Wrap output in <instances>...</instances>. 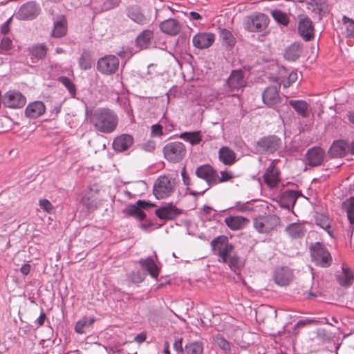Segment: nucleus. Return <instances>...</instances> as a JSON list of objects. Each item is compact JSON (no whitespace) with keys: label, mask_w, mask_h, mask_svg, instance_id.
I'll list each match as a JSON object with an SVG mask.
<instances>
[{"label":"nucleus","mask_w":354,"mask_h":354,"mask_svg":"<svg viewBox=\"0 0 354 354\" xmlns=\"http://www.w3.org/2000/svg\"><path fill=\"white\" fill-rule=\"evenodd\" d=\"M26 97L19 92L9 91L6 92L3 97V104L11 109H19L26 104Z\"/></svg>","instance_id":"11"},{"label":"nucleus","mask_w":354,"mask_h":354,"mask_svg":"<svg viewBox=\"0 0 354 354\" xmlns=\"http://www.w3.org/2000/svg\"><path fill=\"white\" fill-rule=\"evenodd\" d=\"M153 37V31L145 30L140 32L136 39V46L140 49H146L151 44V39Z\"/></svg>","instance_id":"27"},{"label":"nucleus","mask_w":354,"mask_h":354,"mask_svg":"<svg viewBox=\"0 0 354 354\" xmlns=\"http://www.w3.org/2000/svg\"><path fill=\"white\" fill-rule=\"evenodd\" d=\"M66 19L64 16L62 15L54 22V27L51 35L54 37H62L66 35Z\"/></svg>","instance_id":"33"},{"label":"nucleus","mask_w":354,"mask_h":354,"mask_svg":"<svg viewBox=\"0 0 354 354\" xmlns=\"http://www.w3.org/2000/svg\"><path fill=\"white\" fill-rule=\"evenodd\" d=\"M227 242L228 238L226 236H218L212 241L211 245L212 249L217 250L218 253L221 248H223Z\"/></svg>","instance_id":"46"},{"label":"nucleus","mask_w":354,"mask_h":354,"mask_svg":"<svg viewBox=\"0 0 354 354\" xmlns=\"http://www.w3.org/2000/svg\"><path fill=\"white\" fill-rule=\"evenodd\" d=\"M233 249V245L229 243L228 242L225 245L223 248H221V250L219 251L218 254L222 258L223 262H227V257L232 252Z\"/></svg>","instance_id":"50"},{"label":"nucleus","mask_w":354,"mask_h":354,"mask_svg":"<svg viewBox=\"0 0 354 354\" xmlns=\"http://www.w3.org/2000/svg\"><path fill=\"white\" fill-rule=\"evenodd\" d=\"M84 207L90 211H93L97 207V193L93 189L86 191L81 200Z\"/></svg>","instance_id":"22"},{"label":"nucleus","mask_w":354,"mask_h":354,"mask_svg":"<svg viewBox=\"0 0 354 354\" xmlns=\"http://www.w3.org/2000/svg\"><path fill=\"white\" fill-rule=\"evenodd\" d=\"M288 104L294 109L298 115L304 118L309 116V104L304 100H290Z\"/></svg>","instance_id":"28"},{"label":"nucleus","mask_w":354,"mask_h":354,"mask_svg":"<svg viewBox=\"0 0 354 354\" xmlns=\"http://www.w3.org/2000/svg\"><path fill=\"white\" fill-rule=\"evenodd\" d=\"M119 66V59L115 55H106L97 61V70L105 75L115 73Z\"/></svg>","instance_id":"10"},{"label":"nucleus","mask_w":354,"mask_h":354,"mask_svg":"<svg viewBox=\"0 0 354 354\" xmlns=\"http://www.w3.org/2000/svg\"><path fill=\"white\" fill-rule=\"evenodd\" d=\"M180 137L185 141L189 142L192 145H197L201 141V136L198 131L184 132L180 134Z\"/></svg>","instance_id":"41"},{"label":"nucleus","mask_w":354,"mask_h":354,"mask_svg":"<svg viewBox=\"0 0 354 354\" xmlns=\"http://www.w3.org/2000/svg\"><path fill=\"white\" fill-rule=\"evenodd\" d=\"M181 176L183 180V183L187 186H190L192 182H191V180L188 175L187 174L185 168L184 167L181 171Z\"/></svg>","instance_id":"56"},{"label":"nucleus","mask_w":354,"mask_h":354,"mask_svg":"<svg viewBox=\"0 0 354 354\" xmlns=\"http://www.w3.org/2000/svg\"><path fill=\"white\" fill-rule=\"evenodd\" d=\"M280 139L277 136H266L261 138L256 142L255 149L259 153H263L266 152L273 153L278 149Z\"/></svg>","instance_id":"8"},{"label":"nucleus","mask_w":354,"mask_h":354,"mask_svg":"<svg viewBox=\"0 0 354 354\" xmlns=\"http://www.w3.org/2000/svg\"><path fill=\"white\" fill-rule=\"evenodd\" d=\"M233 178V174L230 171H223L221 172V177L217 174L216 184L230 180Z\"/></svg>","instance_id":"53"},{"label":"nucleus","mask_w":354,"mask_h":354,"mask_svg":"<svg viewBox=\"0 0 354 354\" xmlns=\"http://www.w3.org/2000/svg\"><path fill=\"white\" fill-rule=\"evenodd\" d=\"M181 214V210L173 205H167L156 210V215L160 219L172 220Z\"/></svg>","instance_id":"16"},{"label":"nucleus","mask_w":354,"mask_h":354,"mask_svg":"<svg viewBox=\"0 0 354 354\" xmlns=\"http://www.w3.org/2000/svg\"><path fill=\"white\" fill-rule=\"evenodd\" d=\"M306 158L311 167L320 165L324 158V151L319 147H313L308 150Z\"/></svg>","instance_id":"20"},{"label":"nucleus","mask_w":354,"mask_h":354,"mask_svg":"<svg viewBox=\"0 0 354 354\" xmlns=\"http://www.w3.org/2000/svg\"><path fill=\"white\" fill-rule=\"evenodd\" d=\"M196 176L204 180L203 187L197 190H190L189 194L196 196L203 195L211 186L216 185L217 171L209 165H203L196 169Z\"/></svg>","instance_id":"2"},{"label":"nucleus","mask_w":354,"mask_h":354,"mask_svg":"<svg viewBox=\"0 0 354 354\" xmlns=\"http://www.w3.org/2000/svg\"><path fill=\"white\" fill-rule=\"evenodd\" d=\"M118 0H111L110 2H106L104 4L103 9L109 10L115 7L118 4Z\"/></svg>","instance_id":"59"},{"label":"nucleus","mask_w":354,"mask_h":354,"mask_svg":"<svg viewBox=\"0 0 354 354\" xmlns=\"http://www.w3.org/2000/svg\"><path fill=\"white\" fill-rule=\"evenodd\" d=\"M298 197V193L294 190H287L284 192L282 195V200L286 202V205H294L297 198Z\"/></svg>","instance_id":"47"},{"label":"nucleus","mask_w":354,"mask_h":354,"mask_svg":"<svg viewBox=\"0 0 354 354\" xmlns=\"http://www.w3.org/2000/svg\"><path fill=\"white\" fill-rule=\"evenodd\" d=\"M151 206L150 203L139 200L136 204L129 205L127 208V212L129 215L135 216L140 209H147Z\"/></svg>","instance_id":"39"},{"label":"nucleus","mask_w":354,"mask_h":354,"mask_svg":"<svg viewBox=\"0 0 354 354\" xmlns=\"http://www.w3.org/2000/svg\"><path fill=\"white\" fill-rule=\"evenodd\" d=\"M142 280H143V278L142 277V276L140 274L139 272H137L136 274H135V273L133 274V277H132L133 282L140 283V282L142 281Z\"/></svg>","instance_id":"64"},{"label":"nucleus","mask_w":354,"mask_h":354,"mask_svg":"<svg viewBox=\"0 0 354 354\" xmlns=\"http://www.w3.org/2000/svg\"><path fill=\"white\" fill-rule=\"evenodd\" d=\"M235 207L236 208V210L241 212H245L248 209L247 205L244 203H241L240 202H238L236 203Z\"/></svg>","instance_id":"61"},{"label":"nucleus","mask_w":354,"mask_h":354,"mask_svg":"<svg viewBox=\"0 0 354 354\" xmlns=\"http://www.w3.org/2000/svg\"><path fill=\"white\" fill-rule=\"evenodd\" d=\"M246 81L245 80V73L242 70H234L227 80L225 88L229 92L238 91L239 89L245 87Z\"/></svg>","instance_id":"9"},{"label":"nucleus","mask_w":354,"mask_h":354,"mask_svg":"<svg viewBox=\"0 0 354 354\" xmlns=\"http://www.w3.org/2000/svg\"><path fill=\"white\" fill-rule=\"evenodd\" d=\"M270 23L269 17L264 13L254 12L243 19V26L250 32L264 31Z\"/></svg>","instance_id":"3"},{"label":"nucleus","mask_w":354,"mask_h":354,"mask_svg":"<svg viewBox=\"0 0 354 354\" xmlns=\"http://www.w3.org/2000/svg\"><path fill=\"white\" fill-rule=\"evenodd\" d=\"M316 223L323 229L327 230L328 233L330 234V232L328 230L330 228V224L328 218L323 214H319L316 217Z\"/></svg>","instance_id":"51"},{"label":"nucleus","mask_w":354,"mask_h":354,"mask_svg":"<svg viewBox=\"0 0 354 354\" xmlns=\"http://www.w3.org/2000/svg\"><path fill=\"white\" fill-rule=\"evenodd\" d=\"M277 161L272 160L263 174L264 182L270 188L277 187L279 180V171L275 165Z\"/></svg>","instance_id":"15"},{"label":"nucleus","mask_w":354,"mask_h":354,"mask_svg":"<svg viewBox=\"0 0 354 354\" xmlns=\"http://www.w3.org/2000/svg\"><path fill=\"white\" fill-rule=\"evenodd\" d=\"M313 259L322 267L330 265L332 258L328 251L320 243H316L310 248Z\"/></svg>","instance_id":"7"},{"label":"nucleus","mask_w":354,"mask_h":354,"mask_svg":"<svg viewBox=\"0 0 354 354\" xmlns=\"http://www.w3.org/2000/svg\"><path fill=\"white\" fill-rule=\"evenodd\" d=\"M342 208L347 214L348 219L350 222L351 231H353L354 227V196L347 198L342 203Z\"/></svg>","instance_id":"35"},{"label":"nucleus","mask_w":354,"mask_h":354,"mask_svg":"<svg viewBox=\"0 0 354 354\" xmlns=\"http://www.w3.org/2000/svg\"><path fill=\"white\" fill-rule=\"evenodd\" d=\"M348 145L343 140L335 141L330 147L328 153L333 158H341L348 151Z\"/></svg>","instance_id":"24"},{"label":"nucleus","mask_w":354,"mask_h":354,"mask_svg":"<svg viewBox=\"0 0 354 354\" xmlns=\"http://www.w3.org/2000/svg\"><path fill=\"white\" fill-rule=\"evenodd\" d=\"M160 28L164 33L175 36L180 32L181 25L178 20L170 18L162 21L160 24Z\"/></svg>","instance_id":"17"},{"label":"nucleus","mask_w":354,"mask_h":354,"mask_svg":"<svg viewBox=\"0 0 354 354\" xmlns=\"http://www.w3.org/2000/svg\"><path fill=\"white\" fill-rule=\"evenodd\" d=\"M95 321L93 317L89 319L86 317H82L75 324V330L80 334L84 333V328L90 326Z\"/></svg>","instance_id":"43"},{"label":"nucleus","mask_w":354,"mask_h":354,"mask_svg":"<svg viewBox=\"0 0 354 354\" xmlns=\"http://www.w3.org/2000/svg\"><path fill=\"white\" fill-rule=\"evenodd\" d=\"M218 158L225 165H232L236 160L235 152L228 147H223L218 151Z\"/></svg>","instance_id":"26"},{"label":"nucleus","mask_w":354,"mask_h":354,"mask_svg":"<svg viewBox=\"0 0 354 354\" xmlns=\"http://www.w3.org/2000/svg\"><path fill=\"white\" fill-rule=\"evenodd\" d=\"M182 339L180 338V339H176L174 342V348L176 351H180V352H183V345H182Z\"/></svg>","instance_id":"60"},{"label":"nucleus","mask_w":354,"mask_h":354,"mask_svg":"<svg viewBox=\"0 0 354 354\" xmlns=\"http://www.w3.org/2000/svg\"><path fill=\"white\" fill-rule=\"evenodd\" d=\"M301 52L302 47L301 44L294 43L286 49L284 57L289 61H295L299 58Z\"/></svg>","instance_id":"34"},{"label":"nucleus","mask_w":354,"mask_h":354,"mask_svg":"<svg viewBox=\"0 0 354 354\" xmlns=\"http://www.w3.org/2000/svg\"><path fill=\"white\" fill-rule=\"evenodd\" d=\"M46 110L44 104L40 101H36L28 105L25 110L26 116L31 118H37L41 115Z\"/></svg>","instance_id":"25"},{"label":"nucleus","mask_w":354,"mask_h":354,"mask_svg":"<svg viewBox=\"0 0 354 354\" xmlns=\"http://www.w3.org/2000/svg\"><path fill=\"white\" fill-rule=\"evenodd\" d=\"M164 156L169 162L176 163L181 161L186 156L187 149L181 142L167 143L162 149Z\"/></svg>","instance_id":"5"},{"label":"nucleus","mask_w":354,"mask_h":354,"mask_svg":"<svg viewBox=\"0 0 354 354\" xmlns=\"http://www.w3.org/2000/svg\"><path fill=\"white\" fill-rule=\"evenodd\" d=\"M58 81L61 82L68 89V92L73 97L75 96V86L68 77L61 76L58 78Z\"/></svg>","instance_id":"48"},{"label":"nucleus","mask_w":354,"mask_h":354,"mask_svg":"<svg viewBox=\"0 0 354 354\" xmlns=\"http://www.w3.org/2000/svg\"><path fill=\"white\" fill-rule=\"evenodd\" d=\"M93 63L91 53L88 51H84L79 59L80 67L83 70H88L92 67Z\"/></svg>","instance_id":"40"},{"label":"nucleus","mask_w":354,"mask_h":354,"mask_svg":"<svg viewBox=\"0 0 354 354\" xmlns=\"http://www.w3.org/2000/svg\"><path fill=\"white\" fill-rule=\"evenodd\" d=\"M175 180L167 176L159 177L153 185V192L158 199L169 196L175 189Z\"/></svg>","instance_id":"4"},{"label":"nucleus","mask_w":354,"mask_h":354,"mask_svg":"<svg viewBox=\"0 0 354 354\" xmlns=\"http://www.w3.org/2000/svg\"><path fill=\"white\" fill-rule=\"evenodd\" d=\"M151 134L154 136H160L162 134V127L159 124H153L151 127Z\"/></svg>","instance_id":"55"},{"label":"nucleus","mask_w":354,"mask_h":354,"mask_svg":"<svg viewBox=\"0 0 354 354\" xmlns=\"http://www.w3.org/2000/svg\"><path fill=\"white\" fill-rule=\"evenodd\" d=\"M12 48V40L7 37H3L1 41V43H0L1 53H2L3 51L9 50Z\"/></svg>","instance_id":"52"},{"label":"nucleus","mask_w":354,"mask_h":354,"mask_svg":"<svg viewBox=\"0 0 354 354\" xmlns=\"http://www.w3.org/2000/svg\"><path fill=\"white\" fill-rule=\"evenodd\" d=\"M215 40V35L212 32H199L192 38L194 46L198 49L207 48L212 45Z\"/></svg>","instance_id":"14"},{"label":"nucleus","mask_w":354,"mask_h":354,"mask_svg":"<svg viewBox=\"0 0 354 354\" xmlns=\"http://www.w3.org/2000/svg\"><path fill=\"white\" fill-rule=\"evenodd\" d=\"M88 120L97 131L103 133H110L114 131L118 121L115 113L106 108L99 109L91 113Z\"/></svg>","instance_id":"1"},{"label":"nucleus","mask_w":354,"mask_h":354,"mask_svg":"<svg viewBox=\"0 0 354 354\" xmlns=\"http://www.w3.org/2000/svg\"><path fill=\"white\" fill-rule=\"evenodd\" d=\"M133 143V136L129 134H122L114 139L113 147L115 151L122 152L130 148Z\"/></svg>","instance_id":"19"},{"label":"nucleus","mask_w":354,"mask_h":354,"mask_svg":"<svg viewBox=\"0 0 354 354\" xmlns=\"http://www.w3.org/2000/svg\"><path fill=\"white\" fill-rule=\"evenodd\" d=\"M354 279L352 271L344 266H342V272L337 276L339 283L343 286H349L351 285Z\"/></svg>","instance_id":"36"},{"label":"nucleus","mask_w":354,"mask_h":354,"mask_svg":"<svg viewBox=\"0 0 354 354\" xmlns=\"http://www.w3.org/2000/svg\"><path fill=\"white\" fill-rule=\"evenodd\" d=\"M46 315L44 312H41L39 317L36 320V323L38 326H42L44 324V321L46 319Z\"/></svg>","instance_id":"62"},{"label":"nucleus","mask_w":354,"mask_h":354,"mask_svg":"<svg viewBox=\"0 0 354 354\" xmlns=\"http://www.w3.org/2000/svg\"><path fill=\"white\" fill-rule=\"evenodd\" d=\"M298 32L305 41H310L314 37V27L311 19L308 17H301L298 21Z\"/></svg>","instance_id":"12"},{"label":"nucleus","mask_w":354,"mask_h":354,"mask_svg":"<svg viewBox=\"0 0 354 354\" xmlns=\"http://www.w3.org/2000/svg\"><path fill=\"white\" fill-rule=\"evenodd\" d=\"M226 225L232 230H239L245 227L249 220L241 216H230L225 218Z\"/></svg>","instance_id":"23"},{"label":"nucleus","mask_w":354,"mask_h":354,"mask_svg":"<svg viewBox=\"0 0 354 354\" xmlns=\"http://www.w3.org/2000/svg\"><path fill=\"white\" fill-rule=\"evenodd\" d=\"M292 272L290 268L283 267L276 270L274 281L279 286H287L292 281Z\"/></svg>","instance_id":"21"},{"label":"nucleus","mask_w":354,"mask_h":354,"mask_svg":"<svg viewBox=\"0 0 354 354\" xmlns=\"http://www.w3.org/2000/svg\"><path fill=\"white\" fill-rule=\"evenodd\" d=\"M128 16L134 22L140 25L146 24L148 22V19L142 14L140 8L138 6H132L129 8Z\"/></svg>","instance_id":"31"},{"label":"nucleus","mask_w":354,"mask_h":354,"mask_svg":"<svg viewBox=\"0 0 354 354\" xmlns=\"http://www.w3.org/2000/svg\"><path fill=\"white\" fill-rule=\"evenodd\" d=\"M40 207L47 212H50L53 209L52 204L46 199L39 201Z\"/></svg>","instance_id":"54"},{"label":"nucleus","mask_w":354,"mask_h":354,"mask_svg":"<svg viewBox=\"0 0 354 354\" xmlns=\"http://www.w3.org/2000/svg\"><path fill=\"white\" fill-rule=\"evenodd\" d=\"M39 12L40 8L35 1H28L21 6L17 15L20 19H32L39 14Z\"/></svg>","instance_id":"13"},{"label":"nucleus","mask_w":354,"mask_h":354,"mask_svg":"<svg viewBox=\"0 0 354 354\" xmlns=\"http://www.w3.org/2000/svg\"><path fill=\"white\" fill-rule=\"evenodd\" d=\"M216 344L226 353L230 352V346L229 342L221 335H217L214 337Z\"/></svg>","instance_id":"49"},{"label":"nucleus","mask_w":354,"mask_h":354,"mask_svg":"<svg viewBox=\"0 0 354 354\" xmlns=\"http://www.w3.org/2000/svg\"><path fill=\"white\" fill-rule=\"evenodd\" d=\"M262 99L267 106H274L280 101V97L277 86L267 87L262 93Z\"/></svg>","instance_id":"18"},{"label":"nucleus","mask_w":354,"mask_h":354,"mask_svg":"<svg viewBox=\"0 0 354 354\" xmlns=\"http://www.w3.org/2000/svg\"><path fill=\"white\" fill-rule=\"evenodd\" d=\"M185 348L187 354H203V344L198 342L188 344Z\"/></svg>","instance_id":"45"},{"label":"nucleus","mask_w":354,"mask_h":354,"mask_svg":"<svg viewBox=\"0 0 354 354\" xmlns=\"http://www.w3.org/2000/svg\"><path fill=\"white\" fill-rule=\"evenodd\" d=\"M30 271V266L28 263L23 265L21 268V272L23 274L27 275Z\"/></svg>","instance_id":"63"},{"label":"nucleus","mask_w":354,"mask_h":354,"mask_svg":"<svg viewBox=\"0 0 354 354\" xmlns=\"http://www.w3.org/2000/svg\"><path fill=\"white\" fill-rule=\"evenodd\" d=\"M11 21V18L8 19L1 27V32L3 35H6L10 31L9 25Z\"/></svg>","instance_id":"57"},{"label":"nucleus","mask_w":354,"mask_h":354,"mask_svg":"<svg viewBox=\"0 0 354 354\" xmlns=\"http://www.w3.org/2000/svg\"><path fill=\"white\" fill-rule=\"evenodd\" d=\"M308 8L321 16L328 11V5L326 0H310L308 3Z\"/></svg>","instance_id":"30"},{"label":"nucleus","mask_w":354,"mask_h":354,"mask_svg":"<svg viewBox=\"0 0 354 354\" xmlns=\"http://www.w3.org/2000/svg\"><path fill=\"white\" fill-rule=\"evenodd\" d=\"M139 263L153 278L156 279L158 277L160 268L151 257L141 259L139 261Z\"/></svg>","instance_id":"29"},{"label":"nucleus","mask_w":354,"mask_h":354,"mask_svg":"<svg viewBox=\"0 0 354 354\" xmlns=\"http://www.w3.org/2000/svg\"><path fill=\"white\" fill-rule=\"evenodd\" d=\"M143 149L147 151H153L155 149L156 144L153 141H149L147 143L143 144Z\"/></svg>","instance_id":"58"},{"label":"nucleus","mask_w":354,"mask_h":354,"mask_svg":"<svg viewBox=\"0 0 354 354\" xmlns=\"http://www.w3.org/2000/svg\"><path fill=\"white\" fill-rule=\"evenodd\" d=\"M220 37L222 40L223 44L226 46L227 48H232L235 43L236 39L232 34V32L227 29H222L220 31Z\"/></svg>","instance_id":"38"},{"label":"nucleus","mask_w":354,"mask_h":354,"mask_svg":"<svg viewBox=\"0 0 354 354\" xmlns=\"http://www.w3.org/2000/svg\"><path fill=\"white\" fill-rule=\"evenodd\" d=\"M342 21L346 28V37L347 38H354V20L344 16Z\"/></svg>","instance_id":"44"},{"label":"nucleus","mask_w":354,"mask_h":354,"mask_svg":"<svg viewBox=\"0 0 354 354\" xmlns=\"http://www.w3.org/2000/svg\"><path fill=\"white\" fill-rule=\"evenodd\" d=\"M306 229L304 226L299 223H293L286 227V232L292 239H300L305 235Z\"/></svg>","instance_id":"32"},{"label":"nucleus","mask_w":354,"mask_h":354,"mask_svg":"<svg viewBox=\"0 0 354 354\" xmlns=\"http://www.w3.org/2000/svg\"><path fill=\"white\" fill-rule=\"evenodd\" d=\"M271 15L278 24L283 26H288L290 22L289 17L287 14L280 10H272Z\"/></svg>","instance_id":"42"},{"label":"nucleus","mask_w":354,"mask_h":354,"mask_svg":"<svg viewBox=\"0 0 354 354\" xmlns=\"http://www.w3.org/2000/svg\"><path fill=\"white\" fill-rule=\"evenodd\" d=\"M31 59H44L47 53V48L44 44H37L28 49Z\"/></svg>","instance_id":"37"},{"label":"nucleus","mask_w":354,"mask_h":354,"mask_svg":"<svg viewBox=\"0 0 354 354\" xmlns=\"http://www.w3.org/2000/svg\"><path fill=\"white\" fill-rule=\"evenodd\" d=\"M280 218L274 214L255 218L253 221L254 227L261 234H269L280 225Z\"/></svg>","instance_id":"6"}]
</instances>
